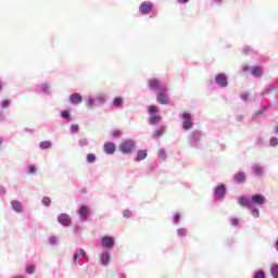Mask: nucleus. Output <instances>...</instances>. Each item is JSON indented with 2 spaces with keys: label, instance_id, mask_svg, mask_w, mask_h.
<instances>
[{
  "label": "nucleus",
  "instance_id": "57",
  "mask_svg": "<svg viewBox=\"0 0 278 278\" xmlns=\"http://www.w3.org/2000/svg\"><path fill=\"white\" fill-rule=\"evenodd\" d=\"M2 193H3V194H5V191H4V190H2Z\"/></svg>",
  "mask_w": 278,
  "mask_h": 278
},
{
  "label": "nucleus",
  "instance_id": "36",
  "mask_svg": "<svg viewBox=\"0 0 278 278\" xmlns=\"http://www.w3.org/2000/svg\"><path fill=\"white\" fill-rule=\"evenodd\" d=\"M61 116L62 118H71V113H68V111H62Z\"/></svg>",
  "mask_w": 278,
  "mask_h": 278
},
{
  "label": "nucleus",
  "instance_id": "20",
  "mask_svg": "<svg viewBox=\"0 0 278 278\" xmlns=\"http://www.w3.org/2000/svg\"><path fill=\"white\" fill-rule=\"evenodd\" d=\"M86 160H87L88 164H94V162H97V154L88 153Z\"/></svg>",
  "mask_w": 278,
  "mask_h": 278
},
{
  "label": "nucleus",
  "instance_id": "8",
  "mask_svg": "<svg viewBox=\"0 0 278 278\" xmlns=\"http://www.w3.org/2000/svg\"><path fill=\"white\" fill-rule=\"evenodd\" d=\"M215 81L218 86H222V88H227V76L225 74H219L215 77Z\"/></svg>",
  "mask_w": 278,
  "mask_h": 278
},
{
  "label": "nucleus",
  "instance_id": "30",
  "mask_svg": "<svg viewBox=\"0 0 278 278\" xmlns=\"http://www.w3.org/2000/svg\"><path fill=\"white\" fill-rule=\"evenodd\" d=\"M71 131H72L73 134H77V132L79 131V125L73 124V125L71 126Z\"/></svg>",
  "mask_w": 278,
  "mask_h": 278
},
{
  "label": "nucleus",
  "instance_id": "28",
  "mask_svg": "<svg viewBox=\"0 0 278 278\" xmlns=\"http://www.w3.org/2000/svg\"><path fill=\"white\" fill-rule=\"evenodd\" d=\"M244 175H238L235 177V181H237V184H244Z\"/></svg>",
  "mask_w": 278,
  "mask_h": 278
},
{
  "label": "nucleus",
  "instance_id": "6",
  "mask_svg": "<svg viewBox=\"0 0 278 278\" xmlns=\"http://www.w3.org/2000/svg\"><path fill=\"white\" fill-rule=\"evenodd\" d=\"M252 205H264L266 203V197L263 194H254L251 198Z\"/></svg>",
  "mask_w": 278,
  "mask_h": 278
},
{
  "label": "nucleus",
  "instance_id": "37",
  "mask_svg": "<svg viewBox=\"0 0 278 278\" xmlns=\"http://www.w3.org/2000/svg\"><path fill=\"white\" fill-rule=\"evenodd\" d=\"M177 233H178V236H181V237L186 236V233H187L186 228H179L177 230Z\"/></svg>",
  "mask_w": 278,
  "mask_h": 278
},
{
  "label": "nucleus",
  "instance_id": "53",
  "mask_svg": "<svg viewBox=\"0 0 278 278\" xmlns=\"http://www.w3.org/2000/svg\"><path fill=\"white\" fill-rule=\"evenodd\" d=\"M217 1V3H220V1H223V0H216Z\"/></svg>",
  "mask_w": 278,
  "mask_h": 278
},
{
  "label": "nucleus",
  "instance_id": "48",
  "mask_svg": "<svg viewBox=\"0 0 278 278\" xmlns=\"http://www.w3.org/2000/svg\"><path fill=\"white\" fill-rule=\"evenodd\" d=\"M190 0H178V3H188Z\"/></svg>",
  "mask_w": 278,
  "mask_h": 278
},
{
  "label": "nucleus",
  "instance_id": "35",
  "mask_svg": "<svg viewBox=\"0 0 278 278\" xmlns=\"http://www.w3.org/2000/svg\"><path fill=\"white\" fill-rule=\"evenodd\" d=\"M157 110H160L157 106H150L149 113L153 116V115H155V112H157Z\"/></svg>",
  "mask_w": 278,
  "mask_h": 278
},
{
  "label": "nucleus",
  "instance_id": "13",
  "mask_svg": "<svg viewBox=\"0 0 278 278\" xmlns=\"http://www.w3.org/2000/svg\"><path fill=\"white\" fill-rule=\"evenodd\" d=\"M149 88L150 90H161L162 88L160 87V80L153 78L149 80Z\"/></svg>",
  "mask_w": 278,
  "mask_h": 278
},
{
  "label": "nucleus",
  "instance_id": "12",
  "mask_svg": "<svg viewBox=\"0 0 278 278\" xmlns=\"http://www.w3.org/2000/svg\"><path fill=\"white\" fill-rule=\"evenodd\" d=\"M84 101V98L79 93H73L70 96V102L74 105H78V103H81Z\"/></svg>",
  "mask_w": 278,
  "mask_h": 278
},
{
  "label": "nucleus",
  "instance_id": "38",
  "mask_svg": "<svg viewBox=\"0 0 278 278\" xmlns=\"http://www.w3.org/2000/svg\"><path fill=\"white\" fill-rule=\"evenodd\" d=\"M270 144H271V147H277V144H278V139H277V137H273V138L270 139Z\"/></svg>",
  "mask_w": 278,
  "mask_h": 278
},
{
  "label": "nucleus",
  "instance_id": "33",
  "mask_svg": "<svg viewBox=\"0 0 278 278\" xmlns=\"http://www.w3.org/2000/svg\"><path fill=\"white\" fill-rule=\"evenodd\" d=\"M79 147H88V139L86 138H83V139H79Z\"/></svg>",
  "mask_w": 278,
  "mask_h": 278
},
{
  "label": "nucleus",
  "instance_id": "16",
  "mask_svg": "<svg viewBox=\"0 0 278 278\" xmlns=\"http://www.w3.org/2000/svg\"><path fill=\"white\" fill-rule=\"evenodd\" d=\"M101 264L102 266H108V264H110V253L105 252L101 254Z\"/></svg>",
  "mask_w": 278,
  "mask_h": 278
},
{
  "label": "nucleus",
  "instance_id": "27",
  "mask_svg": "<svg viewBox=\"0 0 278 278\" xmlns=\"http://www.w3.org/2000/svg\"><path fill=\"white\" fill-rule=\"evenodd\" d=\"M36 270V266H34V265H27L26 266V273L28 274V275H34V271Z\"/></svg>",
  "mask_w": 278,
  "mask_h": 278
},
{
  "label": "nucleus",
  "instance_id": "3",
  "mask_svg": "<svg viewBox=\"0 0 278 278\" xmlns=\"http://www.w3.org/2000/svg\"><path fill=\"white\" fill-rule=\"evenodd\" d=\"M58 223H60V225H63L64 227H68V225H71L72 223L71 216L66 213H61L58 216Z\"/></svg>",
  "mask_w": 278,
  "mask_h": 278
},
{
  "label": "nucleus",
  "instance_id": "14",
  "mask_svg": "<svg viewBox=\"0 0 278 278\" xmlns=\"http://www.w3.org/2000/svg\"><path fill=\"white\" fill-rule=\"evenodd\" d=\"M148 152L147 150H139L137 152L136 162H142V160H147Z\"/></svg>",
  "mask_w": 278,
  "mask_h": 278
},
{
  "label": "nucleus",
  "instance_id": "42",
  "mask_svg": "<svg viewBox=\"0 0 278 278\" xmlns=\"http://www.w3.org/2000/svg\"><path fill=\"white\" fill-rule=\"evenodd\" d=\"M29 173H30L31 175H34V173H36V166L30 165V166H29Z\"/></svg>",
  "mask_w": 278,
  "mask_h": 278
},
{
  "label": "nucleus",
  "instance_id": "10",
  "mask_svg": "<svg viewBox=\"0 0 278 278\" xmlns=\"http://www.w3.org/2000/svg\"><path fill=\"white\" fill-rule=\"evenodd\" d=\"M102 247L104 249H112V247H114V238L108 237V236L103 237L102 238Z\"/></svg>",
  "mask_w": 278,
  "mask_h": 278
},
{
  "label": "nucleus",
  "instance_id": "46",
  "mask_svg": "<svg viewBox=\"0 0 278 278\" xmlns=\"http://www.w3.org/2000/svg\"><path fill=\"white\" fill-rule=\"evenodd\" d=\"M241 99H243V101H247V99H249V93H242Z\"/></svg>",
  "mask_w": 278,
  "mask_h": 278
},
{
  "label": "nucleus",
  "instance_id": "9",
  "mask_svg": "<svg viewBox=\"0 0 278 278\" xmlns=\"http://www.w3.org/2000/svg\"><path fill=\"white\" fill-rule=\"evenodd\" d=\"M239 205H241V207H248V210L253 208V202L251 200H249V198L245 197H241L238 200Z\"/></svg>",
  "mask_w": 278,
  "mask_h": 278
},
{
  "label": "nucleus",
  "instance_id": "44",
  "mask_svg": "<svg viewBox=\"0 0 278 278\" xmlns=\"http://www.w3.org/2000/svg\"><path fill=\"white\" fill-rule=\"evenodd\" d=\"M231 224H232L235 227L238 226V225H239L238 218H232V219H231Z\"/></svg>",
  "mask_w": 278,
  "mask_h": 278
},
{
  "label": "nucleus",
  "instance_id": "32",
  "mask_svg": "<svg viewBox=\"0 0 278 278\" xmlns=\"http://www.w3.org/2000/svg\"><path fill=\"white\" fill-rule=\"evenodd\" d=\"M192 139H193V140H201V132H199V131H193V132H192Z\"/></svg>",
  "mask_w": 278,
  "mask_h": 278
},
{
  "label": "nucleus",
  "instance_id": "19",
  "mask_svg": "<svg viewBox=\"0 0 278 278\" xmlns=\"http://www.w3.org/2000/svg\"><path fill=\"white\" fill-rule=\"evenodd\" d=\"M252 75L253 77H262V66H258V65L254 66L252 68Z\"/></svg>",
  "mask_w": 278,
  "mask_h": 278
},
{
  "label": "nucleus",
  "instance_id": "18",
  "mask_svg": "<svg viewBox=\"0 0 278 278\" xmlns=\"http://www.w3.org/2000/svg\"><path fill=\"white\" fill-rule=\"evenodd\" d=\"M160 121H162L161 115H152L149 117L150 125H157V123H160Z\"/></svg>",
  "mask_w": 278,
  "mask_h": 278
},
{
  "label": "nucleus",
  "instance_id": "7",
  "mask_svg": "<svg viewBox=\"0 0 278 278\" xmlns=\"http://www.w3.org/2000/svg\"><path fill=\"white\" fill-rule=\"evenodd\" d=\"M141 14H150L151 10H153V3L151 2H142L139 7Z\"/></svg>",
  "mask_w": 278,
  "mask_h": 278
},
{
  "label": "nucleus",
  "instance_id": "15",
  "mask_svg": "<svg viewBox=\"0 0 278 278\" xmlns=\"http://www.w3.org/2000/svg\"><path fill=\"white\" fill-rule=\"evenodd\" d=\"M164 131H166V127L161 126L156 130L153 131L152 137L153 138H160L163 136Z\"/></svg>",
  "mask_w": 278,
  "mask_h": 278
},
{
  "label": "nucleus",
  "instance_id": "47",
  "mask_svg": "<svg viewBox=\"0 0 278 278\" xmlns=\"http://www.w3.org/2000/svg\"><path fill=\"white\" fill-rule=\"evenodd\" d=\"M92 103H94V99L90 98V99L88 100L87 105H88L89 108H91Z\"/></svg>",
  "mask_w": 278,
  "mask_h": 278
},
{
  "label": "nucleus",
  "instance_id": "49",
  "mask_svg": "<svg viewBox=\"0 0 278 278\" xmlns=\"http://www.w3.org/2000/svg\"><path fill=\"white\" fill-rule=\"evenodd\" d=\"M247 71H249V66L243 67V73H247Z\"/></svg>",
  "mask_w": 278,
  "mask_h": 278
},
{
  "label": "nucleus",
  "instance_id": "52",
  "mask_svg": "<svg viewBox=\"0 0 278 278\" xmlns=\"http://www.w3.org/2000/svg\"><path fill=\"white\" fill-rule=\"evenodd\" d=\"M3 88V85H1V83H0V90Z\"/></svg>",
  "mask_w": 278,
  "mask_h": 278
},
{
  "label": "nucleus",
  "instance_id": "22",
  "mask_svg": "<svg viewBox=\"0 0 278 278\" xmlns=\"http://www.w3.org/2000/svg\"><path fill=\"white\" fill-rule=\"evenodd\" d=\"M12 207L15 212H23V206L21 205V202H18V201H13Z\"/></svg>",
  "mask_w": 278,
  "mask_h": 278
},
{
  "label": "nucleus",
  "instance_id": "11",
  "mask_svg": "<svg viewBox=\"0 0 278 278\" xmlns=\"http://www.w3.org/2000/svg\"><path fill=\"white\" fill-rule=\"evenodd\" d=\"M226 192H227V189L225 188V185H219L215 189V197H216V199H223V197H225Z\"/></svg>",
  "mask_w": 278,
  "mask_h": 278
},
{
  "label": "nucleus",
  "instance_id": "2",
  "mask_svg": "<svg viewBox=\"0 0 278 278\" xmlns=\"http://www.w3.org/2000/svg\"><path fill=\"white\" fill-rule=\"evenodd\" d=\"M181 118L184 119L182 128L188 131L192 129V115L188 112L182 113Z\"/></svg>",
  "mask_w": 278,
  "mask_h": 278
},
{
  "label": "nucleus",
  "instance_id": "43",
  "mask_svg": "<svg viewBox=\"0 0 278 278\" xmlns=\"http://www.w3.org/2000/svg\"><path fill=\"white\" fill-rule=\"evenodd\" d=\"M10 105V100H4L2 102V108H8Z\"/></svg>",
  "mask_w": 278,
  "mask_h": 278
},
{
  "label": "nucleus",
  "instance_id": "21",
  "mask_svg": "<svg viewBox=\"0 0 278 278\" xmlns=\"http://www.w3.org/2000/svg\"><path fill=\"white\" fill-rule=\"evenodd\" d=\"M270 275L274 278H278V264H273L270 267Z\"/></svg>",
  "mask_w": 278,
  "mask_h": 278
},
{
  "label": "nucleus",
  "instance_id": "4",
  "mask_svg": "<svg viewBox=\"0 0 278 278\" xmlns=\"http://www.w3.org/2000/svg\"><path fill=\"white\" fill-rule=\"evenodd\" d=\"M165 92V89H161V91L157 93V103H161V105H168L169 103L168 96H166Z\"/></svg>",
  "mask_w": 278,
  "mask_h": 278
},
{
  "label": "nucleus",
  "instance_id": "5",
  "mask_svg": "<svg viewBox=\"0 0 278 278\" xmlns=\"http://www.w3.org/2000/svg\"><path fill=\"white\" fill-rule=\"evenodd\" d=\"M103 151L106 155H114L116 153V144L114 142H106L103 146Z\"/></svg>",
  "mask_w": 278,
  "mask_h": 278
},
{
  "label": "nucleus",
  "instance_id": "26",
  "mask_svg": "<svg viewBox=\"0 0 278 278\" xmlns=\"http://www.w3.org/2000/svg\"><path fill=\"white\" fill-rule=\"evenodd\" d=\"M253 173H254L255 175H262V173H264V168H262V167L255 165V166L253 167Z\"/></svg>",
  "mask_w": 278,
  "mask_h": 278
},
{
  "label": "nucleus",
  "instance_id": "55",
  "mask_svg": "<svg viewBox=\"0 0 278 278\" xmlns=\"http://www.w3.org/2000/svg\"><path fill=\"white\" fill-rule=\"evenodd\" d=\"M3 143V141L0 139V144H2Z\"/></svg>",
  "mask_w": 278,
  "mask_h": 278
},
{
  "label": "nucleus",
  "instance_id": "23",
  "mask_svg": "<svg viewBox=\"0 0 278 278\" xmlns=\"http://www.w3.org/2000/svg\"><path fill=\"white\" fill-rule=\"evenodd\" d=\"M86 255V251L80 250L79 253H75L74 254V262H77V260H81V257H84Z\"/></svg>",
  "mask_w": 278,
  "mask_h": 278
},
{
  "label": "nucleus",
  "instance_id": "45",
  "mask_svg": "<svg viewBox=\"0 0 278 278\" xmlns=\"http://www.w3.org/2000/svg\"><path fill=\"white\" fill-rule=\"evenodd\" d=\"M111 136L118 137L121 136V130H115L111 134Z\"/></svg>",
  "mask_w": 278,
  "mask_h": 278
},
{
  "label": "nucleus",
  "instance_id": "1",
  "mask_svg": "<svg viewBox=\"0 0 278 278\" xmlns=\"http://www.w3.org/2000/svg\"><path fill=\"white\" fill-rule=\"evenodd\" d=\"M136 149V141L134 140H126L119 144V151L125 154H129Z\"/></svg>",
  "mask_w": 278,
  "mask_h": 278
},
{
  "label": "nucleus",
  "instance_id": "51",
  "mask_svg": "<svg viewBox=\"0 0 278 278\" xmlns=\"http://www.w3.org/2000/svg\"><path fill=\"white\" fill-rule=\"evenodd\" d=\"M103 101H104L103 98H99L100 103H103Z\"/></svg>",
  "mask_w": 278,
  "mask_h": 278
},
{
  "label": "nucleus",
  "instance_id": "31",
  "mask_svg": "<svg viewBox=\"0 0 278 278\" xmlns=\"http://www.w3.org/2000/svg\"><path fill=\"white\" fill-rule=\"evenodd\" d=\"M42 204L46 205V206L51 205V198L45 197V198L42 199Z\"/></svg>",
  "mask_w": 278,
  "mask_h": 278
},
{
  "label": "nucleus",
  "instance_id": "17",
  "mask_svg": "<svg viewBox=\"0 0 278 278\" xmlns=\"http://www.w3.org/2000/svg\"><path fill=\"white\" fill-rule=\"evenodd\" d=\"M89 212L90 210L88 208V206H80L78 214L79 216H83V218H88Z\"/></svg>",
  "mask_w": 278,
  "mask_h": 278
},
{
  "label": "nucleus",
  "instance_id": "29",
  "mask_svg": "<svg viewBox=\"0 0 278 278\" xmlns=\"http://www.w3.org/2000/svg\"><path fill=\"white\" fill-rule=\"evenodd\" d=\"M159 157L160 160H166V151L164 149L159 150Z\"/></svg>",
  "mask_w": 278,
  "mask_h": 278
},
{
  "label": "nucleus",
  "instance_id": "25",
  "mask_svg": "<svg viewBox=\"0 0 278 278\" xmlns=\"http://www.w3.org/2000/svg\"><path fill=\"white\" fill-rule=\"evenodd\" d=\"M51 141H41L39 144L40 149H51Z\"/></svg>",
  "mask_w": 278,
  "mask_h": 278
},
{
  "label": "nucleus",
  "instance_id": "40",
  "mask_svg": "<svg viewBox=\"0 0 278 278\" xmlns=\"http://www.w3.org/2000/svg\"><path fill=\"white\" fill-rule=\"evenodd\" d=\"M252 214H253L254 218H258V217H260V210L254 208V210L252 211Z\"/></svg>",
  "mask_w": 278,
  "mask_h": 278
},
{
  "label": "nucleus",
  "instance_id": "34",
  "mask_svg": "<svg viewBox=\"0 0 278 278\" xmlns=\"http://www.w3.org/2000/svg\"><path fill=\"white\" fill-rule=\"evenodd\" d=\"M254 278H266V275L262 270H258L254 274Z\"/></svg>",
  "mask_w": 278,
  "mask_h": 278
},
{
  "label": "nucleus",
  "instance_id": "56",
  "mask_svg": "<svg viewBox=\"0 0 278 278\" xmlns=\"http://www.w3.org/2000/svg\"><path fill=\"white\" fill-rule=\"evenodd\" d=\"M2 193H3V194H5V191H4V190H2Z\"/></svg>",
  "mask_w": 278,
  "mask_h": 278
},
{
  "label": "nucleus",
  "instance_id": "41",
  "mask_svg": "<svg viewBox=\"0 0 278 278\" xmlns=\"http://www.w3.org/2000/svg\"><path fill=\"white\" fill-rule=\"evenodd\" d=\"M49 241H50V244H55V243L58 242V238L51 237V238L49 239Z\"/></svg>",
  "mask_w": 278,
  "mask_h": 278
},
{
  "label": "nucleus",
  "instance_id": "24",
  "mask_svg": "<svg viewBox=\"0 0 278 278\" xmlns=\"http://www.w3.org/2000/svg\"><path fill=\"white\" fill-rule=\"evenodd\" d=\"M123 104V98L121 97H116L113 101V105L114 108H121V105Z\"/></svg>",
  "mask_w": 278,
  "mask_h": 278
},
{
  "label": "nucleus",
  "instance_id": "50",
  "mask_svg": "<svg viewBox=\"0 0 278 278\" xmlns=\"http://www.w3.org/2000/svg\"><path fill=\"white\" fill-rule=\"evenodd\" d=\"M174 220H179V215H175Z\"/></svg>",
  "mask_w": 278,
  "mask_h": 278
},
{
  "label": "nucleus",
  "instance_id": "54",
  "mask_svg": "<svg viewBox=\"0 0 278 278\" xmlns=\"http://www.w3.org/2000/svg\"><path fill=\"white\" fill-rule=\"evenodd\" d=\"M276 131H277V134H278V126H276Z\"/></svg>",
  "mask_w": 278,
  "mask_h": 278
},
{
  "label": "nucleus",
  "instance_id": "39",
  "mask_svg": "<svg viewBox=\"0 0 278 278\" xmlns=\"http://www.w3.org/2000/svg\"><path fill=\"white\" fill-rule=\"evenodd\" d=\"M123 216H124L125 218H130V217H131V211H129V210L124 211V212H123Z\"/></svg>",
  "mask_w": 278,
  "mask_h": 278
}]
</instances>
